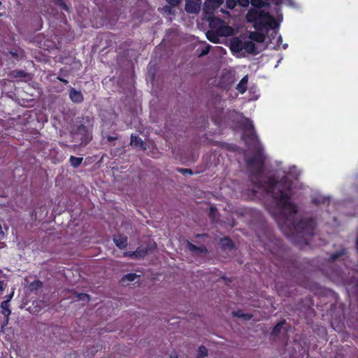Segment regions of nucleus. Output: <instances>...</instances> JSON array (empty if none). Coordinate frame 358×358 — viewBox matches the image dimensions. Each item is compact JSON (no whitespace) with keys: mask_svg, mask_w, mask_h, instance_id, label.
I'll list each match as a JSON object with an SVG mask.
<instances>
[{"mask_svg":"<svg viewBox=\"0 0 358 358\" xmlns=\"http://www.w3.org/2000/svg\"><path fill=\"white\" fill-rule=\"evenodd\" d=\"M239 126L243 129V138L249 145V150L254 152L252 157L245 154V162L251 173L253 184L250 199L257 197V193H266L271 201L266 208L278 222L281 231L287 236H299L306 239V236L314 234L315 222L306 217L299 218L297 206L292 200L293 194L291 178H296L295 167L289 171H278L275 177L264 174L266 158L264 149L254 131L252 121L236 115Z\"/></svg>","mask_w":358,"mask_h":358,"instance_id":"f257e3e1","label":"nucleus"},{"mask_svg":"<svg viewBox=\"0 0 358 358\" xmlns=\"http://www.w3.org/2000/svg\"><path fill=\"white\" fill-rule=\"evenodd\" d=\"M278 9H276V20L273 15L264 14L257 8L250 9L245 17L247 22L252 24L257 31L233 38L230 42L231 51L238 57L255 53V41L262 43L266 38L274 45H279L282 42V37L278 32V27L280 22L282 21V15L278 14Z\"/></svg>","mask_w":358,"mask_h":358,"instance_id":"f03ea898","label":"nucleus"},{"mask_svg":"<svg viewBox=\"0 0 358 358\" xmlns=\"http://www.w3.org/2000/svg\"><path fill=\"white\" fill-rule=\"evenodd\" d=\"M214 32H208L207 37L213 43H218V36H229L235 34V29L224 20L215 17L210 23Z\"/></svg>","mask_w":358,"mask_h":358,"instance_id":"7ed1b4c3","label":"nucleus"},{"mask_svg":"<svg viewBox=\"0 0 358 358\" xmlns=\"http://www.w3.org/2000/svg\"><path fill=\"white\" fill-rule=\"evenodd\" d=\"M237 2L243 7H247L251 3L253 8H257L264 14L271 15L268 12L265 10L264 7L266 3L263 0H237ZM251 9H252V8Z\"/></svg>","mask_w":358,"mask_h":358,"instance_id":"20e7f679","label":"nucleus"},{"mask_svg":"<svg viewBox=\"0 0 358 358\" xmlns=\"http://www.w3.org/2000/svg\"><path fill=\"white\" fill-rule=\"evenodd\" d=\"M201 6V0H186L185 10L189 13H197Z\"/></svg>","mask_w":358,"mask_h":358,"instance_id":"39448f33","label":"nucleus"},{"mask_svg":"<svg viewBox=\"0 0 358 358\" xmlns=\"http://www.w3.org/2000/svg\"><path fill=\"white\" fill-rule=\"evenodd\" d=\"M223 3V0H206L204 10L206 13L210 14L218 8Z\"/></svg>","mask_w":358,"mask_h":358,"instance_id":"423d86ee","label":"nucleus"},{"mask_svg":"<svg viewBox=\"0 0 358 358\" xmlns=\"http://www.w3.org/2000/svg\"><path fill=\"white\" fill-rule=\"evenodd\" d=\"M140 278L141 276L136 273H128L122 278L121 282L124 286H129L130 282H134Z\"/></svg>","mask_w":358,"mask_h":358,"instance_id":"0eeeda50","label":"nucleus"},{"mask_svg":"<svg viewBox=\"0 0 358 358\" xmlns=\"http://www.w3.org/2000/svg\"><path fill=\"white\" fill-rule=\"evenodd\" d=\"M69 97H70L71 100L75 103H80L83 100V96L81 92L77 91L76 90H75L73 88L71 89V91L69 93Z\"/></svg>","mask_w":358,"mask_h":358,"instance_id":"6e6552de","label":"nucleus"},{"mask_svg":"<svg viewBox=\"0 0 358 358\" xmlns=\"http://www.w3.org/2000/svg\"><path fill=\"white\" fill-rule=\"evenodd\" d=\"M113 241L117 247L120 249L124 248L127 245V238L123 235H118L115 236Z\"/></svg>","mask_w":358,"mask_h":358,"instance_id":"1a4fd4ad","label":"nucleus"},{"mask_svg":"<svg viewBox=\"0 0 358 358\" xmlns=\"http://www.w3.org/2000/svg\"><path fill=\"white\" fill-rule=\"evenodd\" d=\"M248 76H245L236 85V90L241 94H243L248 88Z\"/></svg>","mask_w":358,"mask_h":358,"instance_id":"9d476101","label":"nucleus"},{"mask_svg":"<svg viewBox=\"0 0 358 358\" xmlns=\"http://www.w3.org/2000/svg\"><path fill=\"white\" fill-rule=\"evenodd\" d=\"M131 145L136 148L145 149L143 141L141 138L136 136H131Z\"/></svg>","mask_w":358,"mask_h":358,"instance_id":"9b49d317","label":"nucleus"},{"mask_svg":"<svg viewBox=\"0 0 358 358\" xmlns=\"http://www.w3.org/2000/svg\"><path fill=\"white\" fill-rule=\"evenodd\" d=\"M186 248L193 252H206V249L203 248H198L196 245H193L192 243H189V241L186 242Z\"/></svg>","mask_w":358,"mask_h":358,"instance_id":"f8f14e48","label":"nucleus"},{"mask_svg":"<svg viewBox=\"0 0 358 358\" xmlns=\"http://www.w3.org/2000/svg\"><path fill=\"white\" fill-rule=\"evenodd\" d=\"M1 308L2 309V313L5 317H8L11 313L9 309L8 300H6L1 302Z\"/></svg>","mask_w":358,"mask_h":358,"instance_id":"ddd939ff","label":"nucleus"},{"mask_svg":"<svg viewBox=\"0 0 358 358\" xmlns=\"http://www.w3.org/2000/svg\"><path fill=\"white\" fill-rule=\"evenodd\" d=\"M313 201L315 203H326L329 202V200L328 198H326L322 195H318L317 196H315L313 199Z\"/></svg>","mask_w":358,"mask_h":358,"instance_id":"4468645a","label":"nucleus"},{"mask_svg":"<svg viewBox=\"0 0 358 358\" xmlns=\"http://www.w3.org/2000/svg\"><path fill=\"white\" fill-rule=\"evenodd\" d=\"M82 157H76L73 156L70 157V163L75 168L78 167L82 163Z\"/></svg>","mask_w":358,"mask_h":358,"instance_id":"2eb2a0df","label":"nucleus"},{"mask_svg":"<svg viewBox=\"0 0 358 358\" xmlns=\"http://www.w3.org/2000/svg\"><path fill=\"white\" fill-rule=\"evenodd\" d=\"M221 243L223 247L227 248H232L233 244L231 241L228 238H224L221 240Z\"/></svg>","mask_w":358,"mask_h":358,"instance_id":"dca6fc26","label":"nucleus"},{"mask_svg":"<svg viewBox=\"0 0 358 358\" xmlns=\"http://www.w3.org/2000/svg\"><path fill=\"white\" fill-rule=\"evenodd\" d=\"M233 315L238 317H242L244 320H250L251 316L248 314H243L241 311L233 312Z\"/></svg>","mask_w":358,"mask_h":358,"instance_id":"f3484780","label":"nucleus"},{"mask_svg":"<svg viewBox=\"0 0 358 358\" xmlns=\"http://www.w3.org/2000/svg\"><path fill=\"white\" fill-rule=\"evenodd\" d=\"M76 297L78 298V301H90V296L87 294L81 293L77 294Z\"/></svg>","mask_w":358,"mask_h":358,"instance_id":"a211bd4d","label":"nucleus"},{"mask_svg":"<svg viewBox=\"0 0 358 358\" xmlns=\"http://www.w3.org/2000/svg\"><path fill=\"white\" fill-rule=\"evenodd\" d=\"M207 354H208V350L205 347H203V346L199 347V352H198V356L199 358L206 356Z\"/></svg>","mask_w":358,"mask_h":358,"instance_id":"6ab92c4d","label":"nucleus"},{"mask_svg":"<svg viewBox=\"0 0 358 358\" xmlns=\"http://www.w3.org/2000/svg\"><path fill=\"white\" fill-rule=\"evenodd\" d=\"M147 251L143 249H137L136 251L132 252V255H136V257H143L146 254Z\"/></svg>","mask_w":358,"mask_h":358,"instance_id":"aec40b11","label":"nucleus"},{"mask_svg":"<svg viewBox=\"0 0 358 358\" xmlns=\"http://www.w3.org/2000/svg\"><path fill=\"white\" fill-rule=\"evenodd\" d=\"M237 3H238L237 0H227L226 1V6L229 9L234 8Z\"/></svg>","mask_w":358,"mask_h":358,"instance_id":"412c9836","label":"nucleus"},{"mask_svg":"<svg viewBox=\"0 0 358 358\" xmlns=\"http://www.w3.org/2000/svg\"><path fill=\"white\" fill-rule=\"evenodd\" d=\"M41 285H42V283H41V281L36 280V281H34V282L31 283L30 288L32 290V289H38V288L41 287Z\"/></svg>","mask_w":358,"mask_h":358,"instance_id":"4be33fe9","label":"nucleus"},{"mask_svg":"<svg viewBox=\"0 0 358 358\" xmlns=\"http://www.w3.org/2000/svg\"><path fill=\"white\" fill-rule=\"evenodd\" d=\"M285 324V322H280L278 324L275 325V327L273 329V334H276L278 331H280V328L283 326Z\"/></svg>","mask_w":358,"mask_h":358,"instance_id":"5701e85b","label":"nucleus"},{"mask_svg":"<svg viewBox=\"0 0 358 358\" xmlns=\"http://www.w3.org/2000/svg\"><path fill=\"white\" fill-rule=\"evenodd\" d=\"M343 253H344L343 250L336 252V254H334L331 256V259L332 260L338 259L341 255H343Z\"/></svg>","mask_w":358,"mask_h":358,"instance_id":"b1692460","label":"nucleus"},{"mask_svg":"<svg viewBox=\"0 0 358 358\" xmlns=\"http://www.w3.org/2000/svg\"><path fill=\"white\" fill-rule=\"evenodd\" d=\"M213 120L215 122V123L217 124H220L221 123V118H220L218 115H213Z\"/></svg>","mask_w":358,"mask_h":358,"instance_id":"393cba45","label":"nucleus"},{"mask_svg":"<svg viewBox=\"0 0 358 358\" xmlns=\"http://www.w3.org/2000/svg\"><path fill=\"white\" fill-rule=\"evenodd\" d=\"M169 4L172 6H176L178 5L180 0H166Z\"/></svg>","mask_w":358,"mask_h":358,"instance_id":"a878e982","label":"nucleus"},{"mask_svg":"<svg viewBox=\"0 0 358 358\" xmlns=\"http://www.w3.org/2000/svg\"><path fill=\"white\" fill-rule=\"evenodd\" d=\"M179 171L184 175L187 174V173L192 174V171L190 169H181L179 170Z\"/></svg>","mask_w":358,"mask_h":358,"instance_id":"bb28decb","label":"nucleus"},{"mask_svg":"<svg viewBox=\"0 0 358 358\" xmlns=\"http://www.w3.org/2000/svg\"><path fill=\"white\" fill-rule=\"evenodd\" d=\"M210 46L208 45L204 50H202L201 55H204L208 53Z\"/></svg>","mask_w":358,"mask_h":358,"instance_id":"cd10ccee","label":"nucleus"},{"mask_svg":"<svg viewBox=\"0 0 358 358\" xmlns=\"http://www.w3.org/2000/svg\"><path fill=\"white\" fill-rule=\"evenodd\" d=\"M124 255L125 256H129L130 257H136V255H132V252H124Z\"/></svg>","mask_w":358,"mask_h":358,"instance_id":"c85d7f7f","label":"nucleus"},{"mask_svg":"<svg viewBox=\"0 0 358 358\" xmlns=\"http://www.w3.org/2000/svg\"><path fill=\"white\" fill-rule=\"evenodd\" d=\"M3 289V281H0V294L1 293Z\"/></svg>","mask_w":358,"mask_h":358,"instance_id":"c756f323","label":"nucleus"},{"mask_svg":"<svg viewBox=\"0 0 358 358\" xmlns=\"http://www.w3.org/2000/svg\"><path fill=\"white\" fill-rule=\"evenodd\" d=\"M3 236V232L1 229V226L0 225V238H1Z\"/></svg>","mask_w":358,"mask_h":358,"instance_id":"7c9ffc66","label":"nucleus"},{"mask_svg":"<svg viewBox=\"0 0 358 358\" xmlns=\"http://www.w3.org/2000/svg\"><path fill=\"white\" fill-rule=\"evenodd\" d=\"M115 139H116V138H115V137H112V136H108V140L109 141H114Z\"/></svg>","mask_w":358,"mask_h":358,"instance_id":"2f4dec72","label":"nucleus"},{"mask_svg":"<svg viewBox=\"0 0 358 358\" xmlns=\"http://www.w3.org/2000/svg\"><path fill=\"white\" fill-rule=\"evenodd\" d=\"M8 323V317H6V320L3 322V325H7Z\"/></svg>","mask_w":358,"mask_h":358,"instance_id":"473e14b6","label":"nucleus"},{"mask_svg":"<svg viewBox=\"0 0 358 358\" xmlns=\"http://www.w3.org/2000/svg\"><path fill=\"white\" fill-rule=\"evenodd\" d=\"M79 131H85V127H80L79 129H78Z\"/></svg>","mask_w":358,"mask_h":358,"instance_id":"72a5a7b5","label":"nucleus"},{"mask_svg":"<svg viewBox=\"0 0 358 358\" xmlns=\"http://www.w3.org/2000/svg\"><path fill=\"white\" fill-rule=\"evenodd\" d=\"M62 8H63V9H64V10H68V7H67V6H66L65 3H63V5H62Z\"/></svg>","mask_w":358,"mask_h":358,"instance_id":"f704fd0d","label":"nucleus"},{"mask_svg":"<svg viewBox=\"0 0 358 358\" xmlns=\"http://www.w3.org/2000/svg\"><path fill=\"white\" fill-rule=\"evenodd\" d=\"M13 292L10 294V295H9V297L7 300H8V301L11 299V298L13 297Z\"/></svg>","mask_w":358,"mask_h":358,"instance_id":"c9c22d12","label":"nucleus"},{"mask_svg":"<svg viewBox=\"0 0 358 358\" xmlns=\"http://www.w3.org/2000/svg\"><path fill=\"white\" fill-rule=\"evenodd\" d=\"M59 80H60L62 82L64 83H68V81H67L66 80L61 79V78H59Z\"/></svg>","mask_w":358,"mask_h":358,"instance_id":"e433bc0d","label":"nucleus"},{"mask_svg":"<svg viewBox=\"0 0 358 358\" xmlns=\"http://www.w3.org/2000/svg\"><path fill=\"white\" fill-rule=\"evenodd\" d=\"M90 139V136L86 137L85 141L87 143Z\"/></svg>","mask_w":358,"mask_h":358,"instance_id":"4c0bfd02","label":"nucleus"},{"mask_svg":"<svg viewBox=\"0 0 358 358\" xmlns=\"http://www.w3.org/2000/svg\"><path fill=\"white\" fill-rule=\"evenodd\" d=\"M282 47H283L284 49H286L287 47V44H284Z\"/></svg>","mask_w":358,"mask_h":358,"instance_id":"58836bf2","label":"nucleus"},{"mask_svg":"<svg viewBox=\"0 0 358 358\" xmlns=\"http://www.w3.org/2000/svg\"><path fill=\"white\" fill-rule=\"evenodd\" d=\"M221 12H222L223 13L229 14V13H228V12H226V11H224V10H221Z\"/></svg>","mask_w":358,"mask_h":358,"instance_id":"ea45409f","label":"nucleus"},{"mask_svg":"<svg viewBox=\"0 0 358 358\" xmlns=\"http://www.w3.org/2000/svg\"><path fill=\"white\" fill-rule=\"evenodd\" d=\"M256 99H257V96H256V97H255V98H254V99H250V100H256Z\"/></svg>","mask_w":358,"mask_h":358,"instance_id":"a19ab883","label":"nucleus"},{"mask_svg":"<svg viewBox=\"0 0 358 358\" xmlns=\"http://www.w3.org/2000/svg\"><path fill=\"white\" fill-rule=\"evenodd\" d=\"M210 210H211V213H213V211L214 210V208H211Z\"/></svg>","mask_w":358,"mask_h":358,"instance_id":"79ce46f5","label":"nucleus"},{"mask_svg":"<svg viewBox=\"0 0 358 358\" xmlns=\"http://www.w3.org/2000/svg\"><path fill=\"white\" fill-rule=\"evenodd\" d=\"M172 358H178V357H172Z\"/></svg>","mask_w":358,"mask_h":358,"instance_id":"37998d69","label":"nucleus"}]
</instances>
